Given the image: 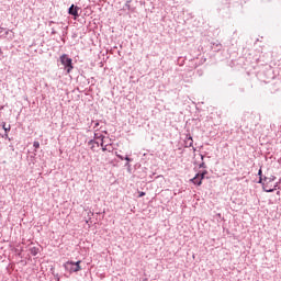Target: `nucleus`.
Segmentation results:
<instances>
[{"label": "nucleus", "instance_id": "obj_1", "mask_svg": "<svg viewBox=\"0 0 281 281\" xmlns=\"http://www.w3.org/2000/svg\"><path fill=\"white\" fill-rule=\"evenodd\" d=\"M81 260L76 261H66L63 267L65 269V271H67L68 273H78V271H82V267H80L81 265Z\"/></svg>", "mask_w": 281, "mask_h": 281}, {"label": "nucleus", "instance_id": "obj_2", "mask_svg": "<svg viewBox=\"0 0 281 281\" xmlns=\"http://www.w3.org/2000/svg\"><path fill=\"white\" fill-rule=\"evenodd\" d=\"M59 60L66 71V74H71L72 69H74V59H71L69 57V55L67 54H63L60 57H59Z\"/></svg>", "mask_w": 281, "mask_h": 281}, {"label": "nucleus", "instance_id": "obj_3", "mask_svg": "<svg viewBox=\"0 0 281 281\" xmlns=\"http://www.w3.org/2000/svg\"><path fill=\"white\" fill-rule=\"evenodd\" d=\"M80 7L71 4L68 9V14H70V16H74L75 19H78V16H80V13H78Z\"/></svg>", "mask_w": 281, "mask_h": 281}, {"label": "nucleus", "instance_id": "obj_4", "mask_svg": "<svg viewBox=\"0 0 281 281\" xmlns=\"http://www.w3.org/2000/svg\"><path fill=\"white\" fill-rule=\"evenodd\" d=\"M270 182H265L262 181V190L263 192H276V190L278 189V183H276L273 186V188L269 184Z\"/></svg>", "mask_w": 281, "mask_h": 281}, {"label": "nucleus", "instance_id": "obj_5", "mask_svg": "<svg viewBox=\"0 0 281 281\" xmlns=\"http://www.w3.org/2000/svg\"><path fill=\"white\" fill-rule=\"evenodd\" d=\"M192 146H194V139H192L190 134H187L184 138V148H192Z\"/></svg>", "mask_w": 281, "mask_h": 281}, {"label": "nucleus", "instance_id": "obj_6", "mask_svg": "<svg viewBox=\"0 0 281 281\" xmlns=\"http://www.w3.org/2000/svg\"><path fill=\"white\" fill-rule=\"evenodd\" d=\"M115 156L117 157V159H121V161H124V160L127 161L125 164V166L131 167V161H133L132 158H130L128 156L124 157V156L120 155L117 151H115Z\"/></svg>", "mask_w": 281, "mask_h": 281}, {"label": "nucleus", "instance_id": "obj_7", "mask_svg": "<svg viewBox=\"0 0 281 281\" xmlns=\"http://www.w3.org/2000/svg\"><path fill=\"white\" fill-rule=\"evenodd\" d=\"M191 182H193L194 186H201L203 183L201 180V175L196 173L195 177L191 179Z\"/></svg>", "mask_w": 281, "mask_h": 281}, {"label": "nucleus", "instance_id": "obj_8", "mask_svg": "<svg viewBox=\"0 0 281 281\" xmlns=\"http://www.w3.org/2000/svg\"><path fill=\"white\" fill-rule=\"evenodd\" d=\"M88 146H90V150H95V146H100V143L95 139H90Z\"/></svg>", "mask_w": 281, "mask_h": 281}, {"label": "nucleus", "instance_id": "obj_9", "mask_svg": "<svg viewBox=\"0 0 281 281\" xmlns=\"http://www.w3.org/2000/svg\"><path fill=\"white\" fill-rule=\"evenodd\" d=\"M222 47H223V45H221V43H218V42L212 43V45H211V49H213V52H221Z\"/></svg>", "mask_w": 281, "mask_h": 281}, {"label": "nucleus", "instance_id": "obj_10", "mask_svg": "<svg viewBox=\"0 0 281 281\" xmlns=\"http://www.w3.org/2000/svg\"><path fill=\"white\" fill-rule=\"evenodd\" d=\"M103 153H113V150H115V148L113 147V144H106L103 148H102Z\"/></svg>", "mask_w": 281, "mask_h": 281}, {"label": "nucleus", "instance_id": "obj_11", "mask_svg": "<svg viewBox=\"0 0 281 281\" xmlns=\"http://www.w3.org/2000/svg\"><path fill=\"white\" fill-rule=\"evenodd\" d=\"M29 251H30L31 256H38L40 249H38V247H31L29 249Z\"/></svg>", "mask_w": 281, "mask_h": 281}, {"label": "nucleus", "instance_id": "obj_12", "mask_svg": "<svg viewBox=\"0 0 281 281\" xmlns=\"http://www.w3.org/2000/svg\"><path fill=\"white\" fill-rule=\"evenodd\" d=\"M276 180V176H270L269 178L265 177L263 181L268 182V183H273V181Z\"/></svg>", "mask_w": 281, "mask_h": 281}, {"label": "nucleus", "instance_id": "obj_13", "mask_svg": "<svg viewBox=\"0 0 281 281\" xmlns=\"http://www.w3.org/2000/svg\"><path fill=\"white\" fill-rule=\"evenodd\" d=\"M2 128L4 131V133H10L12 126L11 125H8V127L5 126V122H2Z\"/></svg>", "mask_w": 281, "mask_h": 281}, {"label": "nucleus", "instance_id": "obj_14", "mask_svg": "<svg viewBox=\"0 0 281 281\" xmlns=\"http://www.w3.org/2000/svg\"><path fill=\"white\" fill-rule=\"evenodd\" d=\"M92 124H94V126H93V130L95 131V132H98V131H100V122L99 121H92Z\"/></svg>", "mask_w": 281, "mask_h": 281}, {"label": "nucleus", "instance_id": "obj_15", "mask_svg": "<svg viewBox=\"0 0 281 281\" xmlns=\"http://www.w3.org/2000/svg\"><path fill=\"white\" fill-rule=\"evenodd\" d=\"M258 177H259L258 183H262V181H265V179H262V168L259 169Z\"/></svg>", "mask_w": 281, "mask_h": 281}, {"label": "nucleus", "instance_id": "obj_16", "mask_svg": "<svg viewBox=\"0 0 281 281\" xmlns=\"http://www.w3.org/2000/svg\"><path fill=\"white\" fill-rule=\"evenodd\" d=\"M95 139H101V142H102V139H104V135H102V134H98V133H94V142H95Z\"/></svg>", "mask_w": 281, "mask_h": 281}, {"label": "nucleus", "instance_id": "obj_17", "mask_svg": "<svg viewBox=\"0 0 281 281\" xmlns=\"http://www.w3.org/2000/svg\"><path fill=\"white\" fill-rule=\"evenodd\" d=\"M33 148H35V150H38V148H41V143H38V140H35L33 143Z\"/></svg>", "mask_w": 281, "mask_h": 281}, {"label": "nucleus", "instance_id": "obj_18", "mask_svg": "<svg viewBox=\"0 0 281 281\" xmlns=\"http://www.w3.org/2000/svg\"><path fill=\"white\" fill-rule=\"evenodd\" d=\"M125 8H127V10H131V0H127V1H126Z\"/></svg>", "mask_w": 281, "mask_h": 281}, {"label": "nucleus", "instance_id": "obj_19", "mask_svg": "<svg viewBox=\"0 0 281 281\" xmlns=\"http://www.w3.org/2000/svg\"><path fill=\"white\" fill-rule=\"evenodd\" d=\"M56 281H60V276L58 273H53Z\"/></svg>", "mask_w": 281, "mask_h": 281}, {"label": "nucleus", "instance_id": "obj_20", "mask_svg": "<svg viewBox=\"0 0 281 281\" xmlns=\"http://www.w3.org/2000/svg\"><path fill=\"white\" fill-rule=\"evenodd\" d=\"M2 137H4V139H9V142L12 140V139L8 136V132H4V135H3Z\"/></svg>", "mask_w": 281, "mask_h": 281}, {"label": "nucleus", "instance_id": "obj_21", "mask_svg": "<svg viewBox=\"0 0 281 281\" xmlns=\"http://www.w3.org/2000/svg\"><path fill=\"white\" fill-rule=\"evenodd\" d=\"M199 168H207V166L205 165V161H202V162L199 165Z\"/></svg>", "mask_w": 281, "mask_h": 281}, {"label": "nucleus", "instance_id": "obj_22", "mask_svg": "<svg viewBox=\"0 0 281 281\" xmlns=\"http://www.w3.org/2000/svg\"><path fill=\"white\" fill-rule=\"evenodd\" d=\"M15 252L18 254V256H21V254H23V248H21V250L15 249Z\"/></svg>", "mask_w": 281, "mask_h": 281}, {"label": "nucleus", "instance_id": "obj_23", "mask_svg": "<svg viewBox=\"0 0 281 281\" xmlns=\"http://www.w3.org/2000/svg\"><path fill=\"white\" fill-rule=\"evenodd\" d=\"M200 175V179H201V181H203L204 179H205V176L201 172V173H199Z\"/></svg>", "mask_w": 281, "mask_h": 281}, {"label": "nucleus", "instance_id": "obj_24", "mask_svg": "<svg viewBox=\"0 0 281 281\" xmlns=\"http://www.w3.org/2000/svg\"><path fill=\"white\" fill-rule=\"evenodd\" d=\"M100 146H101L102 148H104V146H106V145H104V139L101 140Z\"/></svg>", "mask_w": 281, "mask_h": 281}, {"label": "nucleus", "instance_id": "obj_25", "mask_svg": "<svg viewBox=\"0 0 281 281\" xmlns=\"http://www.w3.org/2000/svg\"><path fill=\"white\" fill-rule=\"evenodd\" d=\"M201 160L203 161V159H205V156H203V154L200 155Z\"/></svg>", "mask_w": 281, "mask_h": 281}, {"label": "nucleus", "instance_id": "obj_26", "mask_svg": "<svg viewBox=\"0 0 281 281\" xmlns=\"http://www.w3.org/2000/svg\"><path fill=\"white\" fill-rule=\"evenodd\" d=\"M202 175L205 177V175H207V170L202 171Z\"/></svg>", "mask_w": 281, "mask_h": 281}, {"label": "nucleus", "instance_id": "obj_27", "mask_svg": "<svg viewBox=\"0 0 281 281\" xmlns=\"http://www.w3.org/2000/svg\"><path fill=\"white\" fill-rule=\"evenodd\" d=\"M52 34H56V30L52 29Z\"/></svg>", "mask_w": 281, "mask_h": 281}, {"label": "nucleus", "instance_id": "obj_28", "mask_svg": "<svg viewBox=\"0 0 281 281\" xmlns=\"http://www.w3.org/2000/svg\"><path fill=\"white\" fill-rule=\"evenodd\" d=\"M4 106L3 105H0V111H3Z\"/></svg>", "mask_w": 281, "mask_h": 281}, {"label": "nucleus", "instance_id": "obj_29", "mask_svg": "<svg viewBox=\"0 0 281 281\" xmlns=\"http://www.w3.org/2000/svg\"><path fill=\"white\" fill-rule=\"evenodd\" d=\"M192 149H193V153H196V147H192Z\"/></svg>", "mask_w": 281, "mask_h": 281}, {"label": "nucleus", "instance_id": "obj_30", "mask_svg": "<svg viewBox=\"0 0 281 281\" xmlns=\"http://www.w3.org/2000/svg\"><path fill=\"white\" fill-rule=\"evenodd\" d=\"M145 194H146L145 192H142V193H140V196H144Z\"/></svg>", "mask_w": 281, "mask_h": 281}, {"label": "nucleus", "instance_id": "obj_31", "mask_svg": "<svg viewBox=\"0 0 281 281\" xmlns=\"http://www.w3.org/2000/svg\"><path fill=\"white\" fill-rule=\"evenodd\" d=\"M1 54H3V52H1V48H0V56H1Z\"/></svg>", "mask_w": 281, "mask_h": 281}]
</instances>
